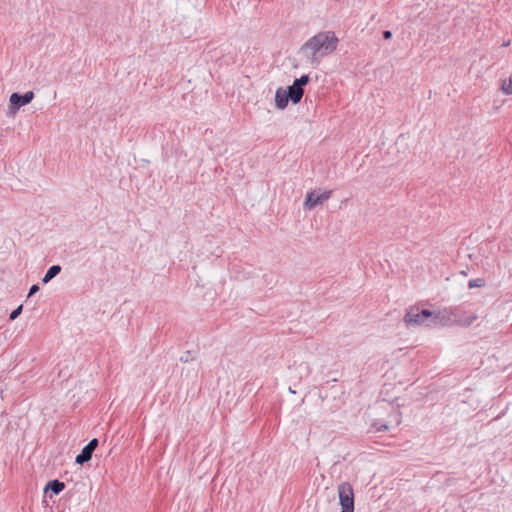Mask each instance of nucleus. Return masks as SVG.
<instances>
[{
  "instance_id": "f3484780",
  "label": "nucleus",
  "mask_w": 512,
  "mask_h": 512,
  "mask_svg": "<svg viewBox=\"0 0 512 512\" xmlns=\"http://www.w3.org/2000/svg\"><path fill=\"white\" fill-rule=\"evenodd\" d=\"M382 36L385 40H389L392 38V32L390 30H384Z\"/></svg>"
},
{
  "instance_id": "f257e3e1",
  "label": "nucleus",
  "mask_w": 512,
  "mask_h": 512,
  "mask_svg": "<svg viewBox=\"0 0 512 512\" xmlns=\"http://www.w3.org/2000/svg\"><path fill=\"white\" fill-rule=\"evenodd\" d=\"M338 41L334 32H320L305 42L299 53L310 63H318L319 57L326 56L336 50Z\"/></svg>"
},
{
  "instance_id": "f8f14e48",
  "label": "nucleus",
  "mask_w": 512,
  "mask_h": 512,
  "mask_svg": "<svg viewBox=\"0 0 512 512\" xmlns=\"http://www.w3.org/2000/svg\"><path fill=\"white\" fill-rule=\"evenodd\" d=\"M310 81V77L308 74H303L302 76H300L299 78H296L293 82V84L296 86V87H300V88H303V86H305L306 84H308Z\"/></svg>"
},
{
  "instance_id": "aec40b11",
  "label": "nucleus",
  "mask_w": 512,
  "mask_h": 512,
  "mask_svg": "<svg viewBox=\"0 0 512 512\" xmlns=\"http://www.w3.org/2000/svg\"><path fill=\"white\" fill-rule=\"evenodd\" d=\"M509 45H510V41H507V42H504V43H503V46H504V47H507V46H509Z\"/></svg>"
},
{
  "instance_id": "f03ea898",
  "label": "nucleus",
  "mask_w": 512,
  "mask_h": 512,
  "mask_svg": "<svg viewBox=\"0 0 512 512\" xmlns=\"http://www.w3.org/2000/svg\"><path fill=\"white\" fill-rule=\"evenodd\" d=\"M455 316L452 310L431 311L429 309H420L419 307H411L407 310L404 321L409 325H424L427 327L442 325H449Z\"/></svg>"
},
{
  "instance_id": "9b49d317",
  "label": "nucleus",
  "mask_w": 512,
  "mask_h": 512,
  "mask_svg": "<svg viewBox=\"0 0 512 512\" xmlns=\"http://www.w3.org/2000/svg\"><path fill=\"white\" fill-rule=\"evenodd\" d=\"M501 90L506 95L512 94V74L509 76L508 79L502 81Z\"/></svg>"
},
{
  "instance_id": "9d476101",
  "label": "nucleus",
  "mask_w": 512,
  "mask_h": 512,
  "mask_svg": "<svg viewBox=\"0 0 512 512\" xmlns=\"http://www.w3.org/2000/svg\"><path fill=\"white\" fill-rule=\"evenodd\" d=\"M61 270H62V267L58 264L50 266L42 278V283L43 284L49 283L53 278H55L61 272Z\"/></svg>"
},
{
  "instance_id": "20e7f679",
  "label": "nucleus",
  "mask_w": 512,
  "mask_h": 512,
  "mask_svg": "<svg viewBox=\"0 0 512 512\" xmlns=\"http://www.w3.org/2000/svg\"><path fill=\"white\" fill-rule=\"evenodd\" d=\"M332 191H324L318 193L317 191H310L306 194L304 201V208L308 210L314 209L316 206L323 204L326 200L331 197Z\"/></svg>"
},
{
  "instance_id": "7ed1b4c3",
  "label": "nucleus",
  "mask_w": 512,
  "mask_h": 512,
  "mask_svg": "<svg viewBox=\"0 0 512 512\" xmlns=\"http://www.w3.org/2000/svg\"><path fill=\"white\" fill-rule=\"evenodd\" d=\"M338 497L341 512H354V491L349 482H343L338 486Z\"/></svg>"
},
{
  "instance_id": "39448f33",
  "label": "nucleus",
  "mask_w": 512,
  "mask_h": 512,
  "mask_svg": "<svg viewBox=\"0 0 512 512\" xmlns=\"http://www.w3.org/2000/svg\"><path fill=\"white\" fill-rule=\"evenodd\" d=\"M34 92L27 91L24 94L14 92L10 96V109L13 111L19 110L21 107L29 104L34 99Z\"/></svg>"
},
{
  "instance_id": "ddd939ff",
  "label": "nucleus",
  "mask_w": 512,
  "mask_h": 512,
  "mask_svg": "<svg viewBox=\"0 0 512 512\" xmlns=\"http://www.w3.org/2000/svg\"><path fill=\"white\" fill-rule=\"evenodd\" d=\"M484 285H485V281L482 278L471 279L468 282V287L470 289L483 287Z\"/></svg>"
},
{
  "instance_id": "6e6552de",
  "label": "nucleus",
  "mask_w": 512,
  "mask_h": 512,
  "mask_svg": "<svg viewBox=\"0 0 512 512\" xmlns=\"http://www.w3.org/2000/svg\"><path fill=\"white\" fill-rule=\"evenodd\" d=\"M284 90L287 93L292 104H298L301 102V99L304 94L303 88L296 87L294 84H292Z\"/></svg>"
},
{
  "instance_id": "a211bd4d",
  "label": "nucleus",
  "mask_w": 512,
  "mask_h": 512,
  "mask_svg": "<svg viewBox=\"0 0 512 512\" xmlns=\"http://www.w3.org/2000/svg\"><path fill=\"white\" fill-rule=\"evenodd\" d=\"M476 316L473 315L471 317H469V319L465 322L466 325H471L475 320H476Z\"/></svg>"
},
{
  "instance_id": "2eb2a0df",
  "label": "nucleus",
  "mask_w": 512,
  "mask_h": 512,
  "mask_svg": "<svg viewBox=\"0 0 512 512\" xmlns=\"http://www.w3.org/2000/svg\"><path fill=\"white\" fill-rule=\"evenodd\" d=\"M22 310H23V305L21 304V305H19L17 308H15V309L10 313V315H9V319H10V320H12V321H13V320H15V319H17V318L20 316V314L22 313Z\"/></svg>"
},
{
  "instance_id": "4468645a",
  "label": "nucleus",
  "mask_w": 512,
  "mask_h": 512,
  "mask_svg": "<svg viewBox=\"0 0 512 512\" xmlns=\"http://www.w3.org/2000/svg\"><path fill=\"white\" fill-rule=\"evenodd\" d=\"M195 356H194V353L190 350L188 351H185L179 358V360L182 362V363H188L192 360H194Z\"/></svg>"
},
{
  "instance_id": "0eeeda50",
  "label": "nucleus",
  "mask_w": 512,
  "mask_h": 512,
  "mask_svg": "<svg viewBox=\"0 0 512 512\" xmlns=\"http://www.w3.org/2000/svg\"><path fill=\"white\" fill-rule=\"evenodd\" d=\"M65 489V483L58 480L53 479L48 481L44 488V493L47 495L49 494V497L52 498L53 495L60 494Z\"/></svg>"
},
{
  "instance_id": "6ab92c4d",
  "label": "nucleus",
  "mask_w": 512,
  "mask_h": 512,
  "mask_svg": "<svg viewBox=\"0 0 512 512\" xmlns=\"http://www.w3.org/2000/svg\"><path fill=\"white\" fill-rule=\"evenodd\" d=\"M388 429L387 425H382L381 427L377 428L378 431H386Z\"/></svg>"
},
{
  "instance_id": "423d86ee",
  "label": "nucleus",
  "mask_w": 512,
  "mask_h": 512,
  "mask_svg": "<svg viewBox=\"0 0 512 512\" xmlns=\"http://www.w3.org/2000/svg\"><path fill=\"white\" fill-rule=\"evenodd\" d=\"M99 441L97 438H93L90 440L81 450V452L76 456L75 463L79 465H83L86 462L90 461L92 455L96 448L98 447Z\"/></svg>"
},
{
  "instance_id": "dca6fc26",
  "label": "nucleus",
  "mask_w": 512,
  "mask_h": 512,
  "mask_svg": "<svg viewBox=\"0 0 512 512\" xmlns=\"http://www.w3.org/2000/svg\"><path fill=\"white\" fill-rule=\"evenodd\" d=\"M40 290V287L38 284H33L30 289H29V292H28V298L33 296L34 294H36L38 291Z\"/></svg>"
},
{
  "instance_id": "1a4fd4ad",
  "label": "nucleus",
  "mask_w": 512,
  "mask_h": 512,
  "mask_svg": "<svg viewBox=\"0 0 512 512\" xmlns=\"http://www.w3.org/2000/svg\"><path fill=\"white\" fill-rule=\"evenodd\" d=\"M289 101L290 99L285 90L281 87L278 88L275 93V106L280 110H284L287 107Z\"/></svg>"
}]
</instances>
